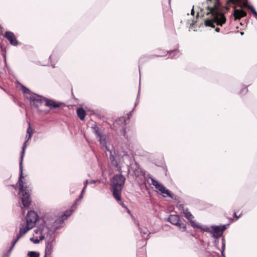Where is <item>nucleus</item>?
Returning a JSON list of instances; mask_svg holds the SVG:
<instances>
[{
	"label": "nucleus",
	"instance_id": "nucleus-1",
	"mask_svg": "<svg viewBox=\"0 0 257 257\" xmlns=\"http://www.w3.org/2000/svg\"><path fill=\"white\" fill-rule=\"evenodd\" d=\"M218 1L214 0L213 6H208L209 12L207 15L211 14L210 18L205 20V25L206 26L215 27L214 23L217 25L222 26L226 22V18L224 15L220 12L219 6Z\"/></svg>",
	"mask_w": 257,
	"mask_h": 257
},
{
	"label": "nucleus",
	"instance_id": "nucleus-2",
	"mask_svg": "<svg viewBox=\"0 0 257 257\" xmlns=\"http://www.w3.org/2000/svg\"><path fill=\"white\" fill-rule=\"evenodd\" d=\"M28 140H27L23 144V146L22 147V151L21 152V155L20 157V177L19 178L18 182L19 183V189H20V193L19 194L22 195V201L23 203V205L24 207H28L31 204V200L30 199V195L29 193L27 192L26 189L27 187H24L23 184V182L22 179L24 178L23 176V159L25 153V149L27 146V143L28 141Z\"/></svg>",
	"mask_w": 257,
	"mask_h": 257
},
{
	"label": "nucleus",
	"instance_id": "nucleus-3",
	"mask_svg": "<svg viewBox=\"0 0 257 257\" xmlns=\"http://www.w3.org/2000/svg\"><path fill=\"white\" fill-rule=\"evenodd\" d=\"M125 181V178L121 174L114 175L111 181L113 196L118 201H121V194Z\"/></svg>",
	"mask_w": 257,
	"mask_h": 257
},
{
	"label": "nucleus",
	"instance_id": "nucleus-4",
	"mask_svg": "<svg viewBox=\"0 0 257 257\" xmlns=\"http://www.w3.org/2000/svg\"><path fill=\"white\" fill-rule=\"evenodd\" d=\"M133 175L136 180L140 183H144L146 181V177L145 173L138 164H136V168L133 170Z\"/></svg>",
	"mask_w": 257,
	"mask_h": 257
},
{
	"label": "nucleus",
	"instance_id": "nucleus-5",
	"mask_svg": "<svg viewBox=\"0 0 257 257\" xmlns=\"http://www.w3.org/2000/svg\"><path fill=\"white\" fill-rule=\"evenodd\" d=\"M38 219V215L34 211H29L26 216L27 223L33 227L35 226Z\"/></svg>",
	"mask_w": 257,
	"mask_h": 257
},
{
	"label": "nucleus",
	"instance_id": "nucleus-6",
	"mask_svg": "<svg viewBox=\"0 0 257 257\" xmlns=\"http://www.w3.org/2000/svg\"><path fill=\"white\" fill-rule=\"evenodd\" d=\"M227 225L212 226V229L210 231L212 233L214 238H218L222 236L223 232L226 229Z\"/></svg>",
	"mask_w": 257,
	"mask_h": 257
},
{
	"label": "nucleus",
	"instance_id": "nucleus-7",
	"mask_svg": "<svg viewBox=\"0 0 257 257\" xmlns=\"http://www.w3.org/2000/svg\"><path fill=\"white\" fill-rule=\"evenodd\" d=\"M34 227L30 225V224L27 223L25 227L23 226V227L21 228L20 229V231L19 233L17 235V238L14 240L12 243V245L10 250H11L14 247L15 244L17 242L18 240L24 235L25 234L28 230L32 229Z\"/></svg>",
	"mask_w": 257,
	"mask_h": 257
},
{
	"label": "nucleus",
	"instance_id": "nucleus-8",
	"mask_svg": "<svg viewBox=\"0 0 257 257\" xmlns=\"http://www.w3.org/2000/svg\"><path fill=\"white\" fill-rule=\"evenodd\" d=\"M46 98L43 97L40 95L32 96L30 97V102L31 105L38 107L43 103H45Z\"/></svg>",
	"mask_w": 257,
	"mask_h": 257
},
{
	"label": "nucleus",
	"instance_id": "nucleus-9",
	"mask_svg": "<svg viewBox=\"0 0 257 257\" xmlns=\"http://www.w3.org/2000/svg\"><path fill=\"white\" fill-rule=\"evenodd\" d=\"M152 184L162 193L166 194L171 198H173L172 195L169 190L167 189L163 185L158 183V182L156 181L154 179H152Z\"/></svg>",
	"mask_w": 257,
	"mask_h": 257
},
{
	"label": "nucleus",
	"instance_id": "nucleus-10",
	"mask_svg": "<svg viewBox=\"0 0 257 257\" xmlns=\"http://www.w3.org/2000/svg\"><path fill=\"white\" fill-rule=\"evenodd\" d=\"M48 231V228L45 226L40 227L39 229H36L34 230V232L36 233H40L41 234L40 240H43L45 238H47L49 236Z\"/></svg>",
	"mask_w": 257,
	"mask_h": 257
},
{
	"label": "nucleus",
	"instance_id": "nucleus-11",
	"mask_svg": "<svg viewBox=\"0 0 257 257\" xmlns=\"http://www.w3.org/2000/svg\"><path fill=\"white\" fill-rule=\"evenodd\" d=\"M5 38L8 39L10 44L13 46H17L18 45V41L14 34L10 31H7L5 34Z\"/></svg>",
	"mask_w": 257,
	"mask_h": 257
},
{
	"label": "nucleus",
	"instance_id": "nucleus-12",
	"mask_svg": "<svg viewBox=\"0 0 257 257\" xmlns=\"http://www.w3.org/2000/svg\"><path fill=\"white\" fill-rule=\"evenodd\" d=\"M54 240L53 237H50L49 240H48L46 243L45 254L46 255H50L52 252V242Z\"/></svg>",
	"mask_w": 257,
	"mask_h": 257
},
{
	"label": "nucleus",
	"instance_id": "nucleus-13",
	"mask_svg": "<svg viewBox=\"0 0 257 257\" xmlns=\"http://www.w3.org/2000/svg\"><path fill=\"white\" fill-rule=\"evenodd\" d=\"M233 15L235 20L240 19L241 18L246 16V13L242 9H237L235 8L234 9Z\"/></svg>",
	"mask_w": 257,
	"mask_h": 257
},
{
	"label": "nucleus",
	"instance_id": "nucleus-14",
	"mask_svg": "<svg viewBox=\"0 0 257 257\" xmlns=\"http://www.w3.org/2000/svg\"><path fill=\"white\" fill-rule=\"evenodd\" d=\"M167 220L173 225H177L180 222V217L178 215H170Z\"/></svg>",
	"mask_w": 257,
	"mask_h": 257
},
{
	"label": "nucleus",
	"instance_id": "nucleus-15",
	"mask_svg": "<svg viewBox=\"0 0 257 257\" xmlns=\"http://www.w3.org/2000/svg\"><path fill=\"white\" fill-rule=\"evenodd\" d=\"M109 159L111 163V164L113 166H114L116 168H117L118 172H120V173H121L122 171H121V167L119 165L117 161L115 160L114 156H113V155L112 153V152H110V155H109Z\"/></svg>",
	"mask_w": 257,
	"mask_h": 257
},
{
	"label": "nucleus",
	"instance_id": "nucleus-16",
	"mask_svg": "<svg viewBox=\"0 0 257 257\" xmlns=\"http://www.w3.org/2000/svg\"><path fill=\"white\" fill-rule=\"evenodd\" d=\"M45 105L46 106L50 107L51 108H57L60 107V105L59 103L55 102L52 100H50L47 98H46V99L45 100Z\"/></svg>",
	"mask_w": 257,
	"mask_h": 257
},
{
	"label": "nucleus",
	"instance_id": "nucleus-17",
	"mask_svg": "<svg viewBox=\"0 0 257 257\" xmlns=\"http://www.w3.org/2000/svg\"><path fill=\"white\" fill-rule=\"evenodd\" d=\"M98 140L99 141L100 144L105 147L106 150L107 151L109 152L110 154V152H112V153L113 154V150H111L107 146V141L105 138H103V137L102 136L101 137L98 139Z\"/></svg>",
	"mask_w": 257,
	"mask_h": 257
},
{
	"label": "nucleus",
	"instance_id": "nucleus-18",
	"mask_svg": "<svg viewBox=\"0 0 257 257\" xmlns=\"http://www.w3.org/2000/svg\"><path fill=\"white\" fill-rule=\"evenodd\" d=\"M77 114L81 120H83L86 115V112L82 108H79L77 109Z\"/></svg>",
	"mask_w": 257,
	"mask_h": 257
},
{
	"label": "nucleus",
	"instance_id": "nucleus-19",
	"mask_svg": "<svg viewBox=\"0 0 257 257\" xmlns=\"http://www.w3.org/2000/svg\"><path fill=\"white\" fill-rule=\"evenodd\" d=\"M183 213L184 214L185 217L189 220H191L194 218L191 213L189 212L188 209L184 210Z\"/></svg>",
	"mask_w": 257,
	"mask_h": 257
},
{
	"label": "nucleus",
	"instance_id": "nucleus-20",
	"mask_svg": "<svg viewBox=\"0 0 257 257\" xmlns=\"http://www.w3.org/2000/svg\"><path fill=\"white\" fill-rule=\"evenodd\" d=\"M76 208V206H75V205H73L70 210H67L64 215L65 218H66L68 216H70L72 212L75 210Z\"/></svg>",
	"mask_w": 257,
	"mask_h": 257
},
{
	"label": "nucleus",
	"instance_id": "nucleus-21",
	"mask_svg": "<svg viewBox=\"0 0 257 257\" xmlns=\"http://www.w3.org/2000/svg\"><path fill=\"white\" fill-rule=\"evenodd\" d=\"M140 230L141 232V233L142 234V235L143 237L145 238V235H147L148 236L150 234V232L149 231L147 228H140Z\"/></svg>",
	"mask_w": 257,
	"mask_h": 257
},
{
	"label": "nucleus",
	"instance_id": "nucleus-22",
	"mask_svg": "<svg viewBox=\"0 0 257 257\" xmlns=\"http://www.w3.org/2000/svg\"><path fill=\"white\" fill-rule=\"evenodd\" d=\"M93 131H94L97 139L102 137L101 134L99 131L98 127H97V126L93 127Z\"/></svg>",
	"mask_w": 257,
	"mask_h": 257
},
{
	"label": "nucleus",
	"instance_id": "nucleus-23",
	"mask_svg": "<svg viewBox=\"0 0 257 257\" xmlns=\"http://www.w3.org/2000/svg\"><path fill=\"white\" fill-rule=\"evenodd\" d=\"M29 126L28 128L27 129V134H28V135L26 136V138H28L27 140H28L31 138L32 133V130L30 127V123H29Z\"/></svg>",
	"mask_w": 257,
	"mask_h": 257
},
{
	"label": "nucleus",
	"instance_id": "nucleus-24",
	"mask_svg": "<svg viewBox=\"0 0 257 257\" xmlns=\"http://www.w3.org/2000/svg\"><path fill=\"white\" fill-rule=\"evenodd\" d=\"M222 240V248H221V254L223 256L224 255V251L225 250V239L224 238H222L221 239Z\"/></svg>",
	"mask_w": 257,
	"mask_h": 257
},
{
	"label": "nucleus",
	"instance_id": "nucleus-25",
	"mask_svg": "<svg viewBox=\"0 0 257 257\" xmlns=\"http://www.w3.org/2000/svg\"><path fill=\"white\" fill-rule=\"evenodd\" d=\"M28 255L30 257H39V253L35 251H30L28 253Z\"/></svg>",
	"mask_w": 257,
	"mask_h": 257
},
{
	"label": "nucleus",
	"instance_id": "nucleus-26",
	"mask_svg": "<svg viewBox=\"0 0 257 257\" xmlns=\"http://www.w3.org/2000/svg\"><path fill=\"white\" fill-rule=\"evenodd\" d=\"M248 9L250 10L255 18H257V12L254 8L252 6H248Z\"/></svg>",
	"mask_w": 257,
	"mask_h": 257
},
{
	"label": "nucleus",
	"instance_id": "nucleus-27",
	"mask_svg": "<svg viewBox=\"0 0 257 257\" xmlns=\"http://www.w3.org/2000/svg\"><path fill=\"white\" fill-rule=\"evenodd\" d=\"M177 226H179L180 229H182L183 231H185L186 229V226L184 223H179Z\"/></svg>",
	"mask_w": 257,
	"mask_h": 257
},
{
	"label": "nucleus",
	"instance_id": "nucleus-28",
	"mask_svg": "<svg viewBox=\"0 0 257 257\" xmlns=\"http://www.w3.org/2000/svg\"><path fill=\"white\" fill-rule=\"evenodd\" d=\"M190 222V223H191V225L192 227H193L194 228H200V227L199 226V225H197L196 224V223L194 221L192 220V219H191V220H189Z\"/></svg>",
	"mask_w": 257,
	"mask_h": 257
},
{
	"label": "nucleus",
	"instance_id": "nucleus-29",
	"mask_svg": "<svg viewBox=\"0 0 257 257\" xmlns=\"http://www.w3.org/2000/svg\"><path fill=\"white\" fill-rule=\"evenodd\" d=\"M30 240L33 241L34 243L37 244V243H39V242L41 240H40V239H39L38 238L35 239V238L32 237L30 238Z\"/></svg>",
	"mask_w": 257,
	"mask_h": 257
},
{
	"label": "nucleus",
	"instance_id": "nucleus-30",
	"mask_svg": "<svg viewBox=\"0 0 257 257\" xmlns=\"http://www.w3.org/2000/svg\"><path fill=\"white\" fill-rule=\"evenodd\" d=\"M229 2L231 3L234 5H238L240 3V0H229Z\"/></svg>",
	"mask_w": 257,
	"mask_h": 257
},
{
	"label": "nucleus",
	"instance_id": "nucleus-31",
	"mask_svg": "<svg viewBox=\"0 0 257 257\" xmlns=\"http://www.w3.org/2000/svg\"><path fill=\"white\" fill-rule=\"evenodd\" d=\"M22 90L24 93H28L30 91V90L28 88H27L24 86H23L22 87Z\"/></svg>",
	"mask_w": 257,
	"mask_h": 257
},
{
	"label": "nucleus",
	"instance_id": "nucleus-32",
	"mask_svg": "<svg viewBox=\"0 0 257 257\" xmlns=\"http://www.w3.org/2000/svg\"><path fill=\"white\" fill-rule=\"evenodd\" d=\"M82 198H83V194L81 193L80 195L79 199H77L75 201V203L73 204V205H75V206H76L77 202L79 201V200H80Z\"/></svg>",
	"mask_w": 257,
	"mask_h": 257
},
{
	"label": "nucleus",
	"instance_id": "nucleus-33",
	"mask_svg": "<svg viewBox=\"0 0 257 257\" xmlns=\"http://www.w3.org/2000/svg\"><path fill=\"white\" fill-rule=\"evenodd\" d=\"M248 6H249L247 5V3H244L242 4V5H240V7L241 8H242V7H245V8H248Z\"/></svg>",
	"mask_w": 257,
	"mask_h": 257
},
{
	"label": "nucleus",
	"instance_id": "nucleus-34",
	"mask_svg": "<svg viewBox=\"0 0 257 257\" xmlns=\"http://www.w3.org/2000/svg\"><path fill=\"white\" fill-rule=\"evenodd\" d=\"M247 91V89L246 88H244L241 91V93H246Z\"/></svg>",
	"mask_w": 257,
	"mask_h": 257
},
{
	"label": "nucleus",
	"instance_id": "nucleus-35",
	"mask_svg": "<svg viewBox=\"0 0 257 257\" xmlns=\"http://www.w3.org/2000/svg\"><path fill=\"white\" fill-rule=\"evenodd\" d=\"M119 204L124 208H125V209L128 210L127 209V208L126 207V206L122 203V202H120ZM128 212H130L129 210H128Z\"/></svg>",
	"mask_w": 257,
	"mask_h": 257
},
{
	"label": "nucleus",
	"instance_id": "nucleus-36",
	"mask_svg": "<svg viewBox=\"0 0 257 257\" xmlns=\"http://www.w3.org/2000/svg\"><path fill=\"white\" fill-rule=\"evenodd\" d=\"M88 181L87 180H85L84 182V187H87V184H88Z\"/></svg>",
	"mask_w": 257,
	"mask_h": 257
},
{
	"label": "nucleus",
	"instance_id": "nucleus-37",
	"mask_svg": "<svg viewBox=\"0 0 257 257\" xmlns=\"http://www.w3.org/2000/svg\"><path fill=\"white\" fill-rule=\"evenodd\" d=\"M147 177H148L149 179H151V181H152V179H154L152 177L151 175L150 174H148L147 176Z\"/></svg>",
	"mask_w": 257,
	"mask_h": 257
},
{
	"label": "nucleus",
	"instance_id": "nucleus-38",
	"mask_svg": "<svg viewBox=\"0 0 257 257\" xmlns=\"http://www.w3.org/2000/svg\"><path fill=\"white\" fill-rule=\"evenodd\" d=\"M86 188V187H83V188H82L81 192V194H83L85 192Z\"/></svg>",
	"mask_w": 257,
	"mask_h": 257
},
{
	"label": "nucleus",
	"instance_id": "nucleus-39",
	"mask_svg": "<svg viewBox=\"0 0 257 257\" xmlns=\"http://www.w3.org/2000/svg\"><path fill=\"white\" fill-rule=\"evenodd\" d=\"M170 52H174V53H175L176 54H179V51L176 50L172 51H170Z\"/></svg>",
	"mask_w": 257,
	"mask_h": 257
},
{
	"label": "nucleus",
	"instance_id": "nucleus-40",
	"mask_svg": "<svg viewBox=\"0 0 257 257\" xmlns=\"http://www.w3.org/2000/svg\"><path fill=\"white\" fill-rule=\"evenodd\" d=\"M191 14L192 15H194V8L193 7L192 10H191Z\"/></svg>",
	"mask_w": 257,
	"mask_h": 257
},
{
	"label": "nucleus",
	"instance_id": "nucleus-41",
	"mask_svg": "<svg viewBox=\"0 0 257 257\" xmlns=\"http://www.w3.org/2000/svg\"><path fill=\"white\" fill-rule=\"evenodd\" d=\"M234 215H235V216L236 217V219H238L239 218L240 216V215H239V216L236 215V213H234Z\"/></svg>",
	"mask_w": 257,
	"mask_h": 257
},
{
	"label": "nucleus",
	"instance_id": "nucleus-42",
	"mask_svg": "<svg viewBox=\"0 0 257 257\" xmlns=\"http://www.w3.org/2000/svg\"><path fill=\"white\" fill-rule=\"evenodd\" d=\"M95 182V180H91L89 183L91 184H93Z\"/></svg>",
	"mask_w": 257,
	"mask_h": 257
},
{
	"label": "nucleus",
	"instance_id": "nucleus-43",
	"mask_svg": "<svg viewBox=\"0 0 257 257\" xmlns=\"http://www.w3.org/2000/svg\"><path fill=\"white\" fill-rule=\"evenodd\" d=\"M134 108H135V107L133 108V109L131 111H130V112H129V113L128 114V116H130V115H132V111L134 110Z\"/></svg>",
	"mask_w": 257,
	"mask_h": 257
},
{
	"label": "nucleus",
	"instance_id": "nucleus-44",
	"mask_svg": "<svg viewBox=\"0 0 257 257\" xmlns=\"http://www.w3.org/2000/svg\"><path fill=\"white\" fill-rule=\"evenodd\" d=\"M119 121H124L125 120H124V118L122 117V118H119Z\"/></svg>",
	"mask_w": 257,
	"mask_h": 257
},
{
	"label": "nucleus",
	"instance_id": "nucleus-45",
	"mask_svg": "<svg viewBox=\"0 0 257 257\" xmlns=\"http://www.w3.org/2000/svg\"><path fill=\"white\" fill-rule=\"evenodd\" d=\"M123 135L125 136V129L123 128Z\"/></svg>",
	"mask_w": 257,
	"mask_h": 257
},
{
	"label": "nucleus",
	"instance_id": "nucleus-46",
	"mask_svg": "<svg viewBox=\"0 0 257 257\" xmlns=\"http://www.w3.org/2000/svg\"><path fill=\"white\" fill-rule=\"evenodd\" d=\"M219 30H220V29H219V28H216V29H215V31H216V32H219Z\"/></svg>",
	"mask_w": 257,
	"mask_h": 257
},
{
	"label": "nucleus",
	"instance_id": "nucleus-47",
	"mask_svg": "<svg viewBox=\"0 0 257 257\" xmlns=\"http://www.w3.org/2000/svg\"><path fill=\"white\" fill-rule=\"evenodd\" d=\"M124 157H128V156L127 154H125L123 155Z\"/></svg>",
	"mask_w": 257,
	"mask_h": 257
},
{
	"label": "nucleus",
	"instance_id": "nucleus-48",
	"mask_svg": "<svg viewBox=\"0 0 257 257\" xmlns=\"http://www.w3.org/2000/svg\"><path fill=\"white\" fill-rule=\"evenodd\" d=\"M139 95H140V91H139L138 94V96H137V99H138Z\"/></svg>",
	"mask_w": 257,
	"mask_h": 257
},
{
	"label": "nucleus",
	"instance_id": "nucleus-49",
	"mask_svg": "<svg viewBox=\"0 0 257 257\" xmlns=\"http://www.w3.org/2000/svg\"><path fill=\"white\" fill-rule=\"evenodd\" d=\"M137 102H136L135 103V107L137 106Z\"/></svg>",
	"mask_w": 257,
	"mask_h": 257
},
{
	"label": "nucleus",
	"instance_id": "nucleus-50",
	"mask_svg": "<svg viewBox=\"0 0 257 257\" xmlns=\"http://www.w3.org/2000/svg\"><path fill=\"white\" fill-rule=\"evenodd\" d=\"M130 172V168L128 167V173H129Z\"/></svg>",
	"mask_w": 257,
	"mask_h": 257
},
{
	"label": "nucleus",
	"instance_id": "nucleus-51",
	"mask_svg": "<svg viewBox=\"0 0 257 257\" xmlns=\"http://www.w3.org/2000/svg\"><path fill=\"white\" fill-rule=\"evenodd\" d=\"M243 32H241V35H243Z\"/></svg>",
	"mask_w": 257,
	"mask_h": 257
},
{
	"label": "nucleus",
	"instance_id": "nucleus-52",
	"mask_svg": "<svg viewBox=\"0 0 257 257\" xmlns=\"http://www.w3.org/2000/svg\"><path fill=\"white\" fill-rule=\"evenodd\" d=\"M208 229H205V231H208Z\"/></svg>",
	"mask_w": 257,
	"mask_h": 257
}]
</instances>
